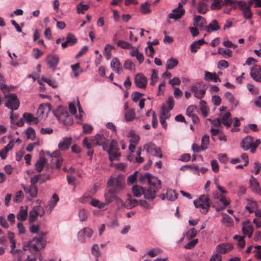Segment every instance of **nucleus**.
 Listing matches in <instances>:
<instances>
[{
  "mask_svg": "<svg viewBox=\"0 0 261 261\" xmlns=\"http://www.w3.org/2000/svg\"><path fill=\"white\" fill-rule=\"evenodd\" d=\"M28 217V211L27 208L21 207L18 214H17V218L20 221H24L27 220Z\"/></svg>",
  "mask_w": 261,
  "mask_h": 261,
  "instance_id": "7c9ffc66",
  "label": "nucleus"
},
{
  "mask_svg": "<svg viewBox=\"0 0 261 261\" xmlns=\"http://www.w3.org/2000/svg\"><path fill=\"white\" fill-rule=\"evenodd\" d=\"M200 83L198 82L195 83L191 86L190 90L195 97L201 100L206 93V88L200 89Z\"/></svg>",
  "mask_w": 261,
  "mask_h": 261,
  "instance_id": "6e6552de",
  "label": "nucleus"
},
{
  "mask_svg": "<svg viewBox=\"0 0 261 261\" xmlns=\"http://www.w3.org/2000/svg\"><path fill=\"white\" fill-rule=\"evenodd\" d=\"M49 111V107L47 105H41L37 111L38 117H46Z\"/></svg>",
  "mask_w": 261,
  "mask_h": 261,
  "instance_id": "b1692460",
  "label": "nucleus"
},
{
  "mask_svg": "<svg viewBox=\"0 0 261 261\" xmlns=\"http://www.w3.org/2000/svg\"><path fill=\"white\" fill-rule=\"evenodd\" d=\"M205 43L204 40L203 39L195 41L190 45L191 51L193 53H196L200 46Z\"/></svg>",
  "mask_w": 261,
  "mask_h": 261,
  "instance_id": "c85d7f7f",
  "label": "nucleus"
},
{
  "mask_svg": "<svg viewBox=\"0 0 261 261\" xmlns=\"http://www.w3.org/2000/svg\"><path fill=\"white\" fill-rule=\"evenodd\" d=\"M117 44L118 46L124 49L129 48L131 46L129 43L123 40H119Z\"/></svg>",
  "mask_w": 261,
  "mask_h": 261,
  "instance_id": "052dcab7",
  "label": "nucleus"
},
{
  "mask_svg": "<svg viewBox=\"0 0 261 261\" xmlns=\"http://www.w3.org/2000/svg\"><path fill=\"white\" fill-rule=\"evenodd\" d=\"M138 201L135 199L128 198L127 201H126L124 204V207L129 209L135 207L136 205L138 204Z\"/></svg>",
  "mask_w": 261,
  "mask_h": 261,
  "instance_id": "c9c22d12",
  "label": "nucleus"
},
{
  "mask_svg": "<svg viewBox=\"0 0 261 261\" xmlns=\"http://www.w3.org/2000/svg\"><path fill=\"white\" fill-rule=\"evenodd\" d=\"M77 42V39L73 33H69L67 35L66 41L61 44V46L62 48H65L68 46H73Z\"/></svg>",
  "mask_w": 261,
  "mask_h": 261,
  "instance_id": "1a4fd4ad",
  "label": "nucleus"
},
{
  "mask_svg": "<svg viewBox=\"0 0 261 261\" xmlns=\"http://www.w3.org/2000/svg\"><path fill=\"white\" fill-rule=\"evenodd\" d=\"M91 253L95 257L96 261H98V257L100 255V252L97 244L93 245L91 248Z\"/></svg>",
  "mask_w": 261,
  "mask_h": 261,
  "instance_id": "37998d69",
  "label": "nucleus"
},
{
  "mask_svg": "<svg viewBox=\"0 0 261 261\" xmlns=\"http://www.w3.org/2000/svg\"><path fill=\"white\" fill-rule=\"evenodd\" d=\"M196 207L200 208V212L203 214H206L210 207V200L207 196L202 195L199 198L194 201Z\"/></svg>",
  "mask_w": 261,
  "mask_h": 261,
  "instance_id": "39448f33",
  "label": "nucleus"
},
{
  "mask_svg": "<svg viewBox=\"0 0 261 261\" xmlns=\"http://www.w3.org/2000/svg\"><path fill=\"white\" fill-rule=\"evenodd\" d=\"M135 83L138 87L144 89L146 87L147 80L143 74L138 73L135 77Z\"/></svg>",
  "mask_w": 261,
  "mask_h": 261,
  "instance_id": "9b49d317",
  "label": "nucleus"
},
{
  "mask_svg": "<svg viewBox=\"0 0 261 261\" xmlns=\"http://www.w3.org/2000/svg\"><path fill=\"white\" fill-rule=\"evenodd\" d=\"M23 118L28 123L33 122L34 124H37L39 122L38 118L34 117L31 113H24L23 114Z\"/></svg>",
  "mask_w": 261,
  "mask_h": 261,
  "instance_id": "c756f323",
  "label": "nucleus"
},
{
  "mask_svg": "<svg viewBox=\"0 0 261 261\" xmlns=\"http://www.w3.org/2000/svg\"><path fill=\"white\" fill-rule=\"evenodd\" d=\"M23 198V194L21 191H19L16 192L15 197L14 198V201L15 202H19L21 201Z\"/></svg>",
  "mask_w": 261,
  "mask_h": 261,
  "instance_id": "69168bd1",
  "label": "nucleus"
},
{
  "mask_svg": "<svg viewBox=\"0 0 261 261\" xmlns=\"http://www.w3.org/2000/svg\"><path fill=\"white\" fill-rule=\"evenodd\" d=\"M193 150L195 152H199L206 149V147L203 145L199 146L196 144H193L192 146Z\"/></svg>",
  "mask_w": 261,
  "mask_h": 261,
  "instance_id": "680f3d73",
  "label": "nucleus"
},
{
  "mask_svg": "<svg viewBox=\"0 0 261 261\" xmlns=\"http://www.w3.org/2000/svg\"><path fill=\"white\" fill-rule=\"evenodd\" d=\"M108 152L109 155V160L111 161L118 160L120 156V153L117 152V150H108Z\"/></svg>",
  "mask_w": 261,
  "mask_h": 261,
  "instance_id": "09e8293b",
  "label": "nucleus"
},
{
  "mask_svg": "<svg viewBox=\"0 0 261 261\" xmlns=\"http://www.w3.org/2000/svg\"><path fill=\"white\" fill-rule=\"evenodd\" d=\"M233 239L238 241V246L240 248H243L244 247V246H245V241L243 237L239 235H235L233 237Z\"/></svg>",
  "mask_w": 261,
  "mask_h": 261,
  "instance_id": "5fc2aeb1",
  "label": "nucleus"
},
{
  "mask_svg": "<svg viewBox=\"0 0 261 261\" xmlns=\"http://www.w3.org/2000/svg\"><path fill=\"white\" fill-rule=\"evenodd\" d=\"M118 192L114 191L113 189H109L108 191L105 193L104 197L106 205L111 203L116 198V194Z\"/></svg>",
  "mask_w": 261,
  "mask_h": 261,
  "instance_id": "f3484780",
  "label": "nucleus"
},
{
  "mask_svg": "<svg viewBox=\"0 0 261 261\" xmlns=\"http://www.w3.org/2000/svg\"><path fill=\"white\" fill-rule=\"evenodd\" d=\"M247 201L248 204L245 206V208L248 210L249 213H253L254 210L257 207V203L256 201L251 199H248Z\"/></svg>",
  "mask_w": 261,
  "mask_h": 261,
  "instance_id": "72a5a7b5",
  "label": "nucleus"
},
{
  "mask_svg": "<svg viewBox=\"0 0 261 261\" xmlns=\"http://www.w3.org/2000/svg\"><path fill=\"white\" fill-rule=\"evenodd\" d=\"M220 29V27L216 19L213 20L207 26L205 27V30L208 33L217 31Z\"/></svg>",
  "mask_w": 261,
  "mask_h": 261,
  "instance_id": "bb28decb",
  "label": "nucleus"
},
{
  "mask_svg": "<svg viewBox=\"0 0 261 261\" xmlns=\"http://www.w3.org/2000/svg\"><path fill=\"white\" fill-rule=\"evenodd\" d=\"M5 97L7 98L5 106L11 110L10 112V120L13 121V111L18 109L20 105L19 100L15 93L5 94Z\"/></svg>",
  "mask_w": 261,
  "mask_h": 261,
  "instance_id": "7ed1b4c3",
  "label": "nucleus"
},
{
  "mask_svg": "<svg viewBox=\"0 0 261 261\" xmlns=\"http://www.w3.org/2000/svg\"><path fill=\"white\" fill-rule=\"evenodd\" d=\"M3 77L2 75L0 74V89L3 91V92L6 93L9 91V88L6 85L3 83Z\"/></svg>",
  "mask_w": 261,
  "mask_h": 261,
  "instance_id": "0e129e2a",
  "label": "nucleus"
},
{
  "mask_svg": "<svg viewBox=\"0 0 261 261\" xmlns=\"http://www.w3.org/2000/svg\"><path fill=\"white\" fill-rule=\"evenodd\" d=\"M82 144L83 146L87 149H91L95 146L97 145L96 143L95 135L90 138L85 137L82 141Z\"/></svg>",
  "mask_w": 261,
  "mask_h": 261,
  "instance_id": "4468645a",
  "label": "nucleus"
},
{
  "mask_svg": "<svg viewBox=\"0 0 261 261\" xmlns=\"http://www.w3.org/2000/svg\"><path fill=\"white\" fill-rule=\"evenodd\" d=\"M142 182H147L149 187L144 189L142 187L135 185L132 188L134 195L140 197L142 194L145 198L152 201L156 197V192L161 188V182L157 177L151 175L149 173L141 175L139 177Z\"/></svg>",
  "mask_w": 261,
  "mask_h": 261,
  "instance_id": "f257e3e1",
  "label": "nucleus"
},
{
  "mask_svg": "<svg viewBox=\"0 0 261 261\" xmlns=\"http://www.w3.org/2000/svg\"><path fill=\"white\" fill-rule=\"evenodd\" d=\"M244 234L247 235L249 238H250L252 233V228L250 225L243 226L242 229Z\"/></svg>",
  "mask_w": 261,
  "mask_h": 261,
  "instance_id": "bf43d9fd",
  "label": "nucleus"
},
{
  "mask_svg": "<svg viewBox=\"0 0 261 261\" xmlns=\"http://www.w3.org/2000/svg\"><path fill=\"white\" fill-rule=\"evenodd\" d=\"M178 63V61L175 58H170L167 61L166 68L167 70H171L176 67Z\"/></svg>",
  "mask_w": 261,
  "mask_h": 261,
  "instance_id": "2f4dec72",
  "label": "nucleus"
},
{
  "mask_svg": "<svg viewBox=\"0 0 261 261\" xmlns=\"http://www.w3.org/2000/svg\"><path fill=\"white\" fill-rule=\"evenodd\" d=\"M90 203L93 206L97 207L99 208H103L106 205V203L101 202L96 199H92Z\"/></svg>",
  "mask_w": 261,
  "mask_h": 261,
  "instance_id": "de8ad7c7",
  "label": "nucleus"
},
{
  "mask_svg": "<svg viewBox=\"0 0 261 261\" xmlns=\"http://www.w3.org/2000/svg\"><path fill=\"white\" fill-rule=\"evenodd\" d=\"M59 58L54 55H49L46 57V62L49 68L55 69L59 62Z\"/></svg>",
  "mask_w": 261,
  "mask_h": 261,
  "instance_id": "f8f14e48",
  "label": "nucleus"
},
{
  "mask_svg": "<svg viewBox=\"0 0 261 261\" xmlns=\"http://www.w3.org/2000/svg\"><path fill=\"white\" fill-rule=\"evenodd\" d=\"M211 164L213 171L215 173H217L219 169L218 162L215 160H213L211 161Z\"/></svg>",
  "mask_w": 261,
  "mask_h": 261,
  "instance_id": "338daca9",
  "label": "nucleus"
},
{
  "mask_svg": "<svg viewBox=\"0 0 261 261\" xmlns=\"http://www.w3.org/2000/svg\"><path fill=\"white\" fill-rule=\"evenodd\" d=\"M47 162L46 159L44 156H40L39 160L35 164V169L38 172H40Z\"/></svg>",
  "mask_w": 261,
  "mask_h": 261,
  "instance_id": "a878e982",
  "label": "nucleus"
},
{
  "mask_svg": "<svg viewBox=\"0 0 261 261\" xmlns=\"http://www.w3.org/2000/svg\"><path fill=\"white\" fill-rule=\"evenodd\" d=\"M194 25L198 26L202 28L204 25L206 23V20L201 16H197L194 18Z\"/></svg>",
  "mask_w": 261,
  "mask_h": 261,
  "instance_id": "f704fd0d",
  "label": "nucleus"
},
{
  "mask_svg": "<svg viewBox=\"0 0 261 261\" xmlns=\"http://www.w3.org/2000/svg\"><path fill=\"white\" fill-rule=\"evenodd\" d=\"M71 137L64 138L58 144L59 148L61 150L68 149L71 144Z\"/></svg>",
  "mask_w": 261,
  "mask_h": 261,
  "instance_id": "4be33fe9",
  "label": "nucleus"
},
{
  "mask_svg": "<svg viewBox=\"0 0 261 261\" xmlns=\"http://www.w3.org/2000/svg\"><path fill=\"white\" fill-rule=\"evenodd\" d=\"M83 133L85 134H90L93 129L91 125L87 123L82 124Z\"/></svg>",
  "mask_w": 261,
  "mask_h": 261,
  "instance_id": "8fccbe9b",
  "label": "nucleus"
},
{
  "mask_svg": "<svg viewBox=\"0 0 261 261\" xmlns=\"http://www.w3.org/2000/svg\"><path fill=\"white\" fill-rule=\"evenodd\" d=\"M14 144V140H11L3 149L0 150V156L2 159L5 160L6 158L9 151L13 148Z\"/></svg>",
  "mask_w": 261,
  "mask_h": 261,
  "instance_id": "6ab92c4d",
  "label": "nucleus"
},
{
  "mask_svg": "<svg viewBox=\"0 0 261 261\" xmlns=\"http://www.w3.org/2000/svg\"><path fill=\"white\" fill-rule=\"evenodd\" d=\"M59 199L58 195L56 193L54 194L49 203V208H53L56 205L57 202L58 201Z\"/></svg>",
  "mask_w": 261,
  "mask_h": 261,
  "instance_id": "13d9d810",
  "label": "nucleus"
},
{
  "mask_svg": "<svg viewBox=\"0 0 261 261\" xmlns=\"http://www.w3.org/2000/svg\"><path fill=\"white\" fill-rule=\"evenodd\" d=\"M260 143L261 140L260 139H257L255 142H253V137L251 136H247L243 139L240 145L244 150L250 149L251 152L254 153Z\"/></svg>",
  "mask_w": 261,
  "mask_h": 261,
  "instance_id": "20e7f679",
  "label": "nucleus"
},
{
  "mask_svg": "<svg viewBox=\"0 0 261 261\" xmlns=\"http://www.w3.org/2000/svg\"><path fill=\"white\" fill-rule=\"evenodd\" d=\"M135 115L134 109L128 110L125 114V119L128 122L132 121L135 118Z\"/></svg>",
  "mask_w": 261,
  "mask_h": 261,
  "instance_id": "e433bc0d",
  "label": "nucleus"
},
{
  "mask_svg": "<svg viewBox=\"0 0 261 261\" xmlns=\"http://www.w3.org/2000/svg\"><path fill=\"white\" fill-rule=\"evenodd\" d=\"M237 5L241 11H242L243 17L246 19H250L253 15V13L250 9V6L243 1L236 2Z\"/></svg>",
  "mask_w": 261,
  "mask_h": 261,
  "instance_id": "0eeeda50",
  "label": "nucleus"
},
{
  "mask_svg": "<svg viewBox=\"0 0 261 261\" xmlns=\"http://www.w3.org/2000/svg\"><path fill=\"white\" fill-rule=\"evenodd\" d=\"M42 81L47 83L49 86H51L53 88H56L57 87V82L53 79L42 77L40 80L38 81V83L41 86L43 85Z\"/></svg>",
  "mask_w": 261,
  "mask_h": 261,
  "instance_id": "473e14b6",
  "label": "nucleus"
},
{
  "mask_svg": "<svg viewBox=\"0 0 261 261\" xmlns=\"http://www.w3.org/2000/svg\"><path fill=\"white\" fill-rule=\"evenodd\" d=\"M163 252V250L160 248H154L149 250L147 253L148 256L151 257H153L156 256L160 255Z\"/></svg>",
  "mask_w": 261,
  "mask_h": 261,
  "instance_id": "a19ab883",
  "label": "nucleus"
},
{
  "mask_svg": "<svg viewBox=\"0 0 261 261\" xmlns=\"http://www.w3.org/2000/svg\"><path fill=\"white\" fill-rule=\"evenodd\" d=\"M32 54L33 57L36 59H38L43 55V52L39 49L35 48L33 49Z\"/></svg>",
  "mask_w": 261,
  "mask_h": 261,
  "instance_id": "e2e57ef3",
  "label": "nucleus"
},
{
  "mask_svg": "<svg viewBox=\"0 0 261 261\" xmlns=\"http://www.w3.org/2000/svg\"><path fill=\"white\" fill-rule=\"evenodd\" d=\"M124 180L120 177H112L108 182V186L109 189H113L114 191L120 192L124 188Z\"/></svg>",
  "mask_w": 261,
  "mask_h": 261,
  "instance_id": "423d86ee",
  "label": "nucleus"
},
{
  "mask_svg": "<svg viewBox=\"0 0 261 261\" xmlns=\"http://www.w3.org/2000/svg\"><path fill=\"white\" fill-rule=\"evenodd\" d=\"M233 249V245L230 243H224L219 244L217 246L218 252L221 254H225Z\"/></svg>",
  "mask_w": 261,
  "mask_h": 261,
  "instance_id": "a211bd4d",
  "label": "nucleus"
},
{
  "mask_svg": "<svg viewBox=\"0 0 261 261\" xmlns=\"http://www.w3.org/2000/svg\"><path fill=\"white\" fill-rule=\"evenodd\" d=\"M114 46L108 44L105 47V55L106 58L109 60L111 57V51L114 49Z\"/></svg>",
  "mask_w": 261,
  "mask_h": 261,
  "instance_id": "49530a36",
  "label": "nucleus"
},
{
  "mask_svg": "<svg viewBox=\"0 0 261 261\" xmlns=\"http://www.w3.org/2000/svg\"><path fill=\"white\" fill-rule=\"evenodd\" d=\"M155 146L154 144L152 143L146 144L144 146V148L146 149V151L151 154L154 151V149H155Z\"/></svg>",
  "mask_w": 261,
  "mask_h": 261,
  "instance_id": "6e6d98bb",
  "label": "nucleus"
},
{
  "mask_svg": "<svg viewBox=\"0 0 261 261\" xmlns=\"http://www.w3.org/2000/svg\"><path fill=\"white\" fill-rule=\"evenodd\" d=\"M120 65V61L118 58H114L112 60L111 62V67L114 71L119 74L120 73V70H121Z\"/></svg>",
  "mask_w": 261,
  "mask_h": 261,
  "instance_id": "cd10ccee",
  "label": "nucleus"
},
{
  "mask_svg": "<svg viewBox=\"0 0 261 261\" xmlns=\"http://www.w3.org/2000/svg\"><path fill=\"white\" fill-rule=\"evenodd\" d=\"M93 233V231L89 227H85L79 231L78 235L80 239L83 240L84 241L85 238H90Z\"/></svg>",
  "mask_w": 261,
  "mask_h": 261,
  "instance_id": "5701e85b",
  "label": "nucleus"
},
{
  "mask_svg": "<svg viewBox=\"0 0 261 261\" xmlns=\"http://www.w3.org/2000/svg\"><path fill=\"white\" fill-rule=\"evenodd\" d=\"M169 109H168L165 106H163L162 108V112L160 117L166 118V119H168L170 116V114L169 113Z\"/></svg>",
  "mask_w": 261,
  "mask_h": 261,
  "instance_id": "4d7b16f0",
  "label": "nucleus"
},
{
  "mask_svg": "<svg viewBox=\"0 0 261 261\" xmlns=\"http://www.w3.org/2000/svg\"><path fill=\"white\" fill-rule=\"evenodd\" d=\"M204 79L206 81L214 83H216L218 81L221 82L220 79L218 77V75L216 72L205 71Z\"/></svg>",
  "mask_w": 261,
  "mask_h": 261,
  "instance_id": "aec40b11",
  "label": "nucleus"
},
{
  "mask_svg": "<svg viewBox=\"0 0 261 261\" xmlns=\"http://www.w3.org/2000/svg\"><path fill=\"white\" fill-rule=\"evenodd\" d=\"M39 213L37 211L33 210L30 212L29 221L30 223L34 222L37 219Z\"/></svg>",
  "mask_w": 261,
  "mask_h": 261,
  "instance_id": "3c124183",
  "label": "nucleus"
},
{
  "mask_svg": "<svg viewBox=\"0 0 261 261\" xmlns=\"http://www.w3.org/2000/svg\"><path fill=\"white\" fill-rule=\"evenodd\" d=\"M39 227L38 225H32L30 227V230L32 233H38L40 236L38 238H33L32 241H30L27 246H24L23 247V250H27V247H29V249L32 251H34L37 252L41 248H43L45 245V240H44L43 236L45 235V233L42 232H39Z\"/></svg>",
  "mask_w": 261,
  "mask_h": 261,
  "instance_id": "f03ea898",
  "label": "nucleus"
},
{
  "mask_svg": "<svg viewBox=\"0 0 261 261\" xmlns=\"http://www.w3.org/2000/svg\"><path fill=\"white\" fill-rule=\"evenodd\" d=\"M222 0H213V2L211 6L212 10H218L222 8L221 3Z\"/></svg>",
  "mask_w": 261,
  "mask_h": 261,
  "instance_id": "603ef678",
  "label": "nucleus"
},
{
  "mask_svg": "<svg viewBox=\"0 0 261 261\" xmlns=\"http://www.w3.org/2000/svg\"><path fill=\"white\" fill-rule=\"evenodd\" d=\"M79 216L81 221H86L88 216V213L84 209L80 210L79 212Z\"/></svg>",
  "mask_w": 261,
  "mask_h": 261,
  "instance_id": "864d4df0",
  "label": "nucleus"
},
{
  "mask_svg": "<svg viewBox=\"0 0 261 261\" xmlns=\"http://www.w3.org/2000/svg\"><path fill=\"white\" fill-rule=\"evenodd\" d=\"M141 12L143 14H147L150 12V10L147 3L143 4L141 6Z\"/></svg>",
  "mask_w": 261,
  "mask_h": 261,
  "instance_id": "774afa93",
  "label": "nucleus"
},
{
  "mask_svg": "<svg viewBox=\"0 0 261 261\" xmlns=\"http://www.w3.org/2000/svg\"><path fill=\"white\" fill-rule=\"evenodd\" d=\"M200 109L203 117L205 118L207 115L208 109L206 106V103L205 101L201 100L200 102Z\"/></svg>",
  "mask_w": 261,
  "mask_h": 261,
  "instance_id": "4c0bfd02",
  "label": "nucleus"
},
{
  "mask_svg": "<svg viewBox=\"0 0 261 261\" xmlns=\"http://www.w3.org/2000/svg\"><path fill=\"white\" fill-rule=\"evenodd\" d=\"M214 199H219L220 201L223 203V205L217 208V211H221L225 208V207L230 203V200L227 199L225 196L221 195L217 191L214 192L213 194Z\"/></svg>",
  "mask_w": 261,
  "mask_h": 261,
  "instance_id": "9d476101",
  "label": "nucleus"
},
{
  "mask_svg": "<svg viewBox=\"0 0 261 261\" xmlns=\"http://www.w3.org/2000/svg\"><path fill=\"white\" fill-rule=\"evenodd\" d=\"M184 4H182L181 2L179 3L178 7L173 10V11L174 12L178 11L179 14H177V15H174L173 14H169L168 17L170 18L174 19L175 20L180 18L184 15V14L185 13V10L182 9Z\"/></svg>",
  "mask_w": 261,
  "mask_h": 261,
  "instance_id": "2eb2a0df",
  "label": "nucleus"
},
{
  "mask_svg": "<svg viewBox=\"0 0 261 261\" xmlns=\"http://www.w3.org/2000/svg\"><path fill=\"white\" fill-rule=\"evenodd\" d=\"M89 8V5L83 4V2H81L76 6V12L78 14H84V11H87Z\"/></svg>",
  "mask_w": 261,
  "mask_h": 261,
  "instance_id": "c03bdc74",
  "label": "nucleus"
},
{
  "mask_svg": "<svg viewBox=\"0 0 261 261\" xmlns=\"http://www.w3.org/2000/svg\"><path fill=\"white\" fill-rule=\"evenodd\" d=\"M167 198L170 201H174L177 198V194L174 190H169L166 193Z\"/></svg>",
  "mask_w": 261,
  "mask_h": 261,
  "instance_id": "a18cd8bd",
  "label": "nucleus"
},
{
  "mask_svg": "<svg viewBox=\"0 0 261 261\" xmlns=\"http://www.w3.org/2000/svg\"><path fill=\"white\" fill-rule=\"evenodd\" d=\"M251 76L255 81L261 83V67L255 65L251 70Z\"/></svg>",
  "mask_w": 261,
  "mask_h": 261,
  "instance_id": "dca6fc26",
  "label": "nucleus"
},
{
  "mask_svg": "<svg viewBox=\"0 0 261 261\" xmlns=\"http://www.w3.org/2000/svg\"><path fill=\"white\" fill-rule=\"evenodd\" d=\"M25 134L28 139L31 140H35L36 138V133L35 130L31 127H29L25 130Z\"/></svg>",
  "mask_w": 261,
  "mask_h": 261,
  "instance_id": "79ce46f5",
  "label": "nucleus"
},
{
  "mask_svg": "<svg viewBox=\"0 0 261 261\" xmlns=\"http://www.w3.org/2000/svg\"><path fill=\"white\" fill-rule=\"evenodd\" d=\"M218 53L222 55L223 57L226 58L232 56V52L229 49H224L219 47L218 48Z\"/></svg>",
  "mask_w": 261,
  "mask_h": 261,
  "instance_id": "ea45409f",
  "label": "nucleus"
},
{
  "mask_svg": "<svg viewBox=\"0 0 261 261\" xmlns=\"http://www.w3.org/2000/svg\"><path fill=\"white\" fill-rule=\"evenodd\" d=\"M95 139L97 145H103V150H106L107 147L105 145L106 144L107 140L105 136L102 134H97L95 135Z\"/></svg>",
  "mask_w": 261,
  "mask_h": 261,
  "instance_id": "393cba45",
  "label": "nucleus"
},
{
  "mask_svg": "<svg viewBox=\"0 0 261 261\" xmlns=\"http://www.w3.org/2000/svg\"><path fill=\"white\" fill-rule=\"evenodd\" d=\"M207 10L208 9L206 3L203 1H200L199 2L197 6V11L198 13L204 14L206 13Z\"/></svg>",
  "mask_w": 261,
  "mask_h": 261,
  "instance_id": "58836bf2",
  "label": "nucleus"
},
{
  "mask_svg": "<svg viewBox=\"0 0 261 261\" xmlns=\"http://www.w3.org/2000/svg\"><path fill=\"white\" fill-rule=\"evenodd\" d=\"M249 186L251 190L258 195L261 194V189L259 187L257 180L253 176H251L249 180Z\"/></svg>",
  "mask_w": 261,
  "mask_h": 261,
  "instance_id": "ddd939ff",
  "label": "nucleus"
},
{
  "mask_svg": "<svg viewBox=\"0 0 261 261\" xmlns=\"http://www.w3.org/2000/svg\"><path fill=\"white\" fill-rule=\"evenodd\" d=\"M22 187L25 193H28L31 197H36L38 194V189L36 185H30L26 187L22 185Z\"/></svg>",
  "mask_w": 261,
  "mask_h": 261,
  "instance_id": "412c9836",
  "label": "nucleus"
}]
</instances>
